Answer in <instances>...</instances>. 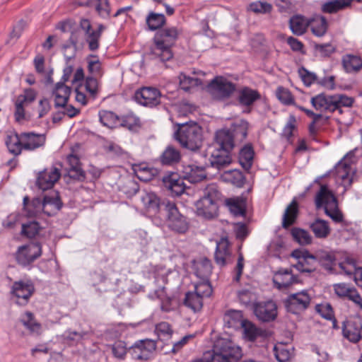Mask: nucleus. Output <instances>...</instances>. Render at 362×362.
I'll return each mask as SVG.
<instances>
[{
  "label": "nucleus",
  "instance_id": "obj_12",
  "mask_svg": "<svg viewBox=\"0 0 362 362\" xmlns=\"http://www.w3.org/2000/svg\"><path fill=\"white\" fill-rule=\"evenodd\" d=\"M34 291V285L30 281H15L11 289V293L16 298V303L20 305H25Z\"/></svg>",
  "mask_w": 362,
  "mask_h": 362
},
{
  "label": "nucleus",
  "instance_id": "obj_33",
  "mask_svg": "<svg viewBox=\"0 0 362 362\" xmlns=\"http://www.w3.org/2000/svg\"><path fill=\"white\" fill-rule=\"evenodd\" d=\"M341 64L346 73H356L362 69V59L357 55L346 54L343 56Z\"/></svg>",
  "mask_w": 362,
  "mask_h": 362
},
{
  "label": "nucleus",
  "instance_id": "obj_17",
  "mask_svg": "<svg viewBox=\"0 0 362 362\" xmlns=\"http://www.w3.org/2000/svg\"><path fill=\"white\" fill-rule=\"evenodd\" d=\"M235 143L233 139V135L228 129H222L216 132L214 148L231 152L235 147Z\"/></svg>",
  "mask_w": 362,
  "mask_h": 362
},
{
  "label": "nucleus",
  "instance_id": "obj_37",
  "mask_svg": "<svg viewBox=\"0 0 362 362\" xmlns=\"http://www.w3.org/2000/svg\"><path fill=\"white\" fill-rule=\"evenodd\" d=\"M309 25V21L302 16H294L289 21V26L294 35L304 34Z\"/></svg>",
  "mask_w": 362,
  "mask_h": 362
},
{
  "label": "nucleus",
  "instance_id": "obj_18",
  "mask_svg": "<svg viewBox=\"0 0 362 362\" xmlns=\"http://www.w3.org/2000/svg\"><path fill=\"white\" fill-rule=\"evenodd\" d=\"M80 28L84 32L85 40L88 45L90 51H95L100 46V33H96L93 28L90 22L88 19H81Z\"/></svg>",
  "mask_w": 362,
  "mask_h": 362
},
{
  "label": "nucleus",
  "instance_id": "obj_41",
  "mask_svg": "<svg viewBox=\"0 0 362 362\" xmlns=\"http://www.w3.org/2000/svg\"><path fill=\"white\" fill-rule=\"evenodd\" d=\"M101 124L110 129L118 127L119 117L115 112L108 110H100L98 113Z\"/></svg>",
  "mask_w": 362,
  "mask_h": 362
},
{
  "label": "nucleus",
  "instance_id": "obj_27",
  "mask_svg": "<svg viewBox=\"0 0 362 362\" xmlns=\"http://www.w3.org/2000/svg\"><path fill=\"white\" fill-rule=\"evenodd\" d=\"M162 180L165 187L175 195H180L185 192L184 182L177 173H171L164 175Z\"/></svg>",
  "mask_w": 362,
  "mask_h": 362
},
{
  "label": "nucleus",
  "instance_id": "obj_11",
  "mask_svg": "<svg viewBox=\"0 0 362 362\" xmlns=\"http://www.w3.org/2000/svg\"><path fill=\"white\" fill-rule=\"evenodd\" d=\"M156 349L155 341L146 339L136 341L129 349L133 359L147 361Z\"/></svg>",
  "mask_w": 362,
  "mask_h": 362
},
{
  "label": "nucleus",
  "instance_id": "obj_42",
  "mask_svg": "<svg viewBox=\"0 0 362 362\" xmlns=\"http://www.w3.org/2000/svg\"><path fill=\"white\" fill-rule=\"evenodd\" d=\"M185 177L191 183H197L206 179V174L204 167L189 165Z\"/></svg>",
  "mask_w": 362,
  "mask_h": 362
},
{
  "label": "nucleus",
  "instance_id": "obj_13",
  "mask_svg": "<svg viewBox=\"0 0 362 362\" xmlns=\"http://www.w3.org/2000/svg\"><path fill=\"white\" fill-rule=\"evenodd\" d=\"M135 100L146 107H155L160 103V91L152 87H143L136 90L134 95Z\"/></svg>",
  "mask_w": 362,
  "mask_h": 362
},
{
  "label": "nucleus",
  "instance_id": "obj_6",
  "mask_svg": "<svg viewBox=\"0 0 362 362\" xmlns=\"http://www.w3.org/2000/svg\"><path fill=\"white\" fill-rule=\"evenodd\" d=\"M165 211L167 213V225L170 230L177 233H185L188 230L187 218L180 213L175 203L166 202Z\"/></svg>",
  "mask_w": 362,
  "mask_h": 362
},
{
  "label": "nucleus",
  "instance_id": "obj_26",
  "mask_svg": "<svg viewBox=\"0 0 362 362\" xmlns=\"http://www.w3.org/2000/svg\"><path fill=\"white\" fill-rule=\"evenodd\" d=\"M212 168L221 170L228 165L232 161L231 152L214 148L209 159Z\"/></svg>",
  "mask_w": 362,
  "mask_h": 362
},
{
  "label": "nucleus",
  "instance_id": "obj_58",
  "mask_svg": "<svg viewBox=\"0 0 362 362\" xmlns=\"http://www.w3.org/2000/svg\"><path fill=\"white\" fill-rule=\"evenodd\" d=\"M40 227L37 222L31 221L22 226V234L29 238H33L38 234Z\"/></svg>",
  "mask_w": 362,
  "mask_h": 362
},
{
  "label": "nucleus",
  "instance_id": "obj_45",
  "mask_svg": "<svg viewBox=\"0 0 362 362\" xmlns=\"http://www.w3.org/2000/svg\"><path fill=\"white\" fill-rule=\"evenodd\" d=\"M313 33L317 36H323L327 29V22L324 16H317L309 21Z\"/></svg>",
  "mask_w": 362,
  "mask_h": 362
},
{
  "label": "nucleus",
  "instance_id": "obj_60",
  "mask_svg": "<svg viewBox=\"0 0 362 362\" xmlns=\"http://www.w3.org/2000/svg\"><path fill=\"white\" fill-rule=\"evenodd\" d=\"M112 352L115 358L119 360L124 359L127 352L125 342L123 341H115L112 346Z\"/></svg>",
  "mask_w": 362,
  "mask_h": 362
},
{
  "label": "nucleus",
  "instance_id": "obj_47",
  "mask_svg": "<svg viewBox=\"0 0 362 362\" xmlns=\"http://www.w3.org/2000/svg\"><path fill=\"white\" fill-rule=\"evenodd\" d=\"M224 180L232 183L238 187H242L245 182V177L239 170H231L227 171L223 175Z\"/></svg>",
  "mask_w": 362,
  "mask_h": 362
},
{
  "label": "nucleus",
  "instance_id": "obj_25",
  "mask_svg": "<svg viewBox=\"0 0 362 362\" xmlns=\"http://www.w3.org/2000/svg\"><path fill=\"white\" fill-rule=\"evenodd\" d=\"M337 176L341 179L344 184L350 185L353 182V177L356 170L353 164L346 158L340 160L336 166Z\"/></svg>",
  "mask_w": 362,
  "mask_h": 362
},
{
  "label": "nucleus",
  "instance_id": "obj_52",
  "mask_svg": "<svg viewBox=\"0 0 362 362\" xmlns=\"http://www.w3.org/2000/svg\"><path fill=\"white\" fill-rule=\"evenodd\" d=\"M156 332L160 340H167L171 337L173 331L168 322H161L156 326Z\"/></svg>",
  "mask_w": 362,
  "mask_h": 362
},
{
  "label": "nucleus",
  "instance_id": "obj_43",
  "mask_svg": "<svg viewBox=\"0 0 362 362\" xmlns=\"http://www.w3.org/2000/svg\"><path fill=\"white\" fill-rule=\"evenodd\" d=\"M146 22L148 30L153 31L161 28L165 24L166 18L163 14L150 12Z\"/></svg>",
  "mask_w": 362,
  "mask_h": 362
},
{
  "label": "nucleus",
  "instance_id": "obj_22",
  "mask_svg": "<svg viewBox=\"0 0 362 362\" xmlns=\"http://www.w3.org/2000/svg\"><path fill=\"white\" fill-rule=\"evenodd\" d=\"M21 138L23 141L24 150L34 151L43 146L46 141V136L44 134H36L35 132H22Z\"/></svg>",
  "mask_w": 362,
  "mask_h": 362
},
{
  "label": "nucleus",
  "instance_id": "obj_21",
  "mask_svg": "<svg viewBox=\"0 0 362 362\" xmlns=\"http://www.w3.org/2000/svg\"><path fill=\"white\" fill-rule=\"evenodd\" d=\"M63 203L58 192H52L44 197L42 212L48 216L55 215L62 207Z\"/></svg>",
  "mask_w": 362,
  "mask_h": 362
},
{
  "label": "nucleus",
  "instance_id": "obj_15",
  "mask_svg": "<svg viewBox=\"0 0 362 362\" xmlns=\"http://www.w3.org/2000/svg\"><path fill=\"white\" fill-rule=\"evenodd\" d=\"M61 176L58 168L52 167L41 171L37 179V185L40 189L45 191L52 188L54 184L59 179Z\"/></svg>",
  "mask_w": 362,
  "mask_h": 362
},
{
  "label": "nucleus",
  "instance_id": "obj_9",
  "mask_svg": "<svg viewBox=\"0 0 362 362\" xmlns=\"http://www.w3.org/2000/svg\"><path fill=\"white\" fill-rule=\"evenodd\" d=\"M42 255V246L39 243H30L27 245L20 246L16 254L15 257L17 263L23 267H29Z\"/></svg>",
  "mask_w": 362,
  "mask_h": 362
},
{
  "label": "nucleus",
  "instance_id": "obj_34",
  "mask_svg": "<svg viewBox=\"0 0 362 362\" xmlns=\"http://www.w3.org/2000/svg\"><path fill=\"white\" fill-rule=\"evenodd\" d=\"M255 151L251 144H245L239 152L238 160L240 165L245 170H249L253 163Z\"/></svg>",
  "mask_w": 362,
  "mask_h": 362
},
{
  "label": "nucleus",
  "instance_id": "obj_39",
  "mask_svg": "<svg viewBox=\"0 0 362 362\" xmlns=\"http://www.w3.org/2000/svg\"><path fill=\"white\" fill-rule=\"evenodd\" d=\"M226 205L235 216H244L246 213V199L243 197L230 198L226 200Z\"/></svg>",
  "mask_w": 362,
  "mask_h": 362
},
{
  "label": "nucleus",
  "instance_id": "obj_10",
  "mask_svg": "<svg viewBox=\"0 0 362 362\" xmlns=\"http://www.w3.org/2000/svg\"><path fill=\"white\" fill-rule=\"evenodd\" d=\"M206 89L214 99L221 100L229 98L235 91V86L223 77H216Z\"/></svg>",
  "mask_w": 362,
  "mask_h": 362
},
{
  "label": "nucleus",
  "instance_id": "obj_44",
  "mask_svg": "<svg viewBox=\"0 0 362 362\" xmlns=\"http://www.w3.org/2000/svg\"><path fill=\"white\" fill-rule=\"evenodd\" d=\"M317 257L310 254L300 262H298L294 267L300 272L311 273L316 269Z\"/></svg>",
  "mask_w": 362,
  "mask_h": 362
},
{
  "label": "nucleus",
  "instance_id": "obj_62",
  "mask_svg": "<svg viewBox=\"0 0 362 362\" xmlns=\"http://www.w3.org/2000/svg\"><path fill=\"white\" fill-rule=\"evenodd\" d=\"M88 332L85 331L82 332H76L71 330H66L64 334L63 337L67 341L71 343H78L81 341L84 337L87 335Z\"/></svg>",
  "mask_w": 362,
  "mask_h": 362
},
{
  "label": "nucleus",
  "instance_id": "obj_61",
  "mask_svg": "<svg viewBox=\"0 0 362 362\" xmlns=\"http://www.w3.org/2000/svg\"><path fill=\"white\" fill-rule=\"evenodd\" d=\"M316 309L323 318L329 320H333L334 322H336L334 311L330 304L326 303L317 305Z\"/></svg>",
  "mask_w": 362,
  "mask_h": 362
},
{
  "label": "nucleus",
  "instance_id": "obj_19",
  "mask_svg": "<svg viewBox=\"0 0 362 362\" xmlns=\"http://www.w3.org/2000/svg\"><path fill=\"white\" fill-rule=\"evenodd\" d=\"M214 256L216 263L220 267H224L234 262V257L229 249L227 240H221L217 243Z\"/></svg>",
  "mask_w": 362,
  "mask_h": 362
},
{
  "label": "nucleus",
  "instance_id": "obj_48",
  "mask_svg": "<svg viewBox=\"0 0 362 362\" xmlns=\"http://www.w3.org/2000/svg\"><path fill=\"white\" fill-rule=\"evenodd\" d=\"M212 272L211 262L207 258L202 259L196 265V275L202 279H207Z\"/></svg>",
  "mask_w": 362,
  "mask_h": 362
},
{
  "label": "nucleus",
  "instance_id": "obj_2",
  "mask_svg": "<svg viewBox=\"0 0 362 362\" xmlns=\"http://www.w3.org/2000/svg\"><path fill=\"white\" fill-rule=\"evenodd\" d=\"M355 100L345 94L329 95L320 93L310 100L312 106L320 112H334L338 111L342 114V107H352Z\"/></svg>",
  "mask_w": 362,
  "mask_h": 362
},
{
  "label": "nucleus",
  "instance_id": "obj_31",
  "mask_svg": "<svg viewBox=\"0 0 362 362\" xmlns=\"http://www.w3.org/2000/svg\"><path fill=\"white\" fill-rule=\"evenodd\" d=\"M5 144L9 153L15 156H19L24 149L21 133L13 132L7 135Z\"/></svg>",
  "mask_w": 362,
  "mask_h": 362
},
{
  "label": "nucleus",
  "instance_id": "obj_46",
  "mask_svg": "<svg viewBox=\"0 0 362 362\" xmlns=\"http://www.w3.org/2000/svg\"><path fill=\"white\" fill-rule=\"evenodd\" d=\"M118 127H124L130 131H134L140 127V119L134 114H127L119 117Z\"/></svg>",
  "mask_w": 362,
  "mask_h": 362
},
{
  "label": "nucleus",
  "instance_id": "obj_56",
  "mask_svg": "<svg viewBox=\"0 0 362 362\" xmlns=\"http://www.w3.org/2000/svg\"><path fill=\"white\" fill-rule=\"evenodd\" d=\"M325 213L336 223H343L344 221V215L339 210L338 204L334 205L332 207H327L325 210Z\"/></svg>",
  "mask_w": 362,
  "mask_h": 362
},
{
  "label": "nucleus",
  "instance_id": "obj_64",
  "mask_svg": "<svg viewBox=\"0 0 362 362\" xmlns=\"http://www.w3.org/2000/svg\"><path fill=\"white\" fill-rule=\"evenodd\" d=\"M122 190L128 197L136 194L139 190V185L137 182L132 179H128L122 186Z\"/></svg>",
  "mask_w": 362,
  "mask_h": 362
},
{
  "label": "nucleus",
  "instance_id": "obj_63",
  "mask_svg": "<svg viewBox=\"0 0 362 362\" xmlns=\"http://www.w3.org/2000/svg\"><path fill=\"white\" fill-rule=\"evenodd\" d=\"M98 14L103 18H108L110 14V6L108 0H96L95 6Z\"/></svg>",
  "mask_w": 362,
  "mask_h": 362
},
{
  "label": "nucleus",
  "instance_id": "obj_49",
  "mask_svg": "<svg viewBox=\"0 0 362 362\" xmlns=\"http://www.w3.org/2000/svg\"><path fill=\"white\" fill-rule=\"evenodd\" d=\"M317 259L322 267L330 272H332L336 264V258L333 253L322 252L317 255Z\"/></svg>",
  "mask_w": 362,
  "mask_h": 362
},
{
  "label": "nucleus",
  "instance_id": "obj_28",
  "mask_svg": "<svg viewBox=\"0 0 362 362\" xmlns=\"http://www.w3.org/2000/svg\"><path fill=\"white\" fill-rule=\"evenodd\" d=\"M261 98L260 93L249 87H243L238 91V101L244 107L252 106L257 100Z\"/></svg>",
  "mask_w": 362,
  "mask_h": 362
},
{
  "label": "nucleus",
  "instance_id": "obj_30",
  "mask_svg": "<svg viewBox=\"0 0 362 362\" xmlns=\"http://www.w3.org/2000/svg\"><path fill=\"white\" fill-rule=\"evenodd\" d=\"M182 158L179 149L172 145L168 146L160 156V161L163 165H174Z\"/></svg>",
  "mask_w": 362,
  "mask_h": 362
},
{
  "label": "nucleus",
  "instance_id": "obj_36",
  "mask_svg": "<svg viewBox=\"0 0 362 362\" xmlns=\"http://www.w3.org/2000/svg\"><path fill=\"white\" fill-rule=\"evenodd\" d=\"M21 322L23 326L30 331L33 334L40 335L42 333V325L36 321L33 313L30 311H26Z\"/></svg>",
  "mask_w": 362,
  "mask_h": 362
},
{
  "label": "nucleus",
  "instance_id": "obj_51",
  "mask_svg": "<svg viewBox=\"0 0 362 362\" xmlns=\"http://www.w3.org/2000/svg\"><path fill=\"white\" fill-rule=\"evenodd\" d=\"M291 235L293 239L300 245H305L312 243V236L303 229L294 228L291 230Z\"/></svg>",
  "mask_w": 362,
  "mask_h": 362
},
{
  "label": "nucleus",
  "instance_id": "obj_59",
  "mask_svg": "<svg viewBox=\"0 0 362 362\" xmlns=\"http://www.w3.org/2000/svg\"><path fill=\"white\" fill-rule=\"evenodd\" d=\"M298 74L306 86H310L314 83H317L318 79L317 75L313 72L309 71L305 68H300L298 70Z\"/></svg>",
  "mask_w": 362,
  "mask_h": 362
},
{
  "label": "nucleus",
  "instance_id": "obj_23",
  "mask_svg": "<svg viewBox=\"0 0 362 362\" xmlns=\"http://www.w3.org/2000/svg\"><path fill=\"white\" fill-rule=\"evenodd\" d=\"M141 201L146 211L154 214H157L161 206L165 208L166 202H160V198L152 192L144 191L141 195Z\"/></svg>",
  "mask_w": 362,
  "mask_h": 362
},
{
  "label": "nucleus",
  "instance_id": "obj_53",
  "mask_svg": "<svg viewBox=\"0 0 362 362\" xmlns=\"http://www.w3.org/2000/svg\"><path fill=\"white\" fill-rule=\"evenodd\" d=\"M179 80L180 88L186 92L189 91L192 88L197 86L199 84V79L187 76L182 73L179 76Z\"/></svg>",
  "mask_w": 362,
  "mask_h": 362
},
{
  "label": "nucleus",
  "instance_id": "obj_8",
  "mask_svg": "<svg viewBox=\"0 0 362 362\" xmlns=\"http://www.w3.org/2000/svg\"><path fill=\"white\" fill-rule=\"evenodd\" d=\"M311 303V297L306 290L288 295L284 300L287 312L299 315L306 310Z\"/></svg>",
  "mask_w": 362,
  "mask_h": 362
},
{
  "label": "nucleus",
  "instance_id": "obj_16",
  "mask_svg": "<svg viewBox=\"0 0 362 362\" xmlns=\"http://www.w3.org/2000/svg\"><path fill=\"white\" fill-rule=\"evenodd\" d=\"M343 336L352 343H357L362 339V323L359 319L348 320L344 323Z\"/></svg>",
  "mask_w": 362,
  "mask_h": 362
},
{
  "label": "nucleus",
  "instance_id": "obj_35",
  "mask_svg": "<svg viewBox=\"0 0 362 362\" xmlns=\"http://www.w3.org/2000/svg\"><path fill=\"white\" fill-rule=\"evenodd\" d=\"M249 124L246 120H240L234 123L230 130V134L233 135V139L236 142H242L247 135Z\"/></svg>",
  "mask_w": 362,
  "mask_h": 362
},
{
  "label": "nucleus",
  "instance_id": "obj_7",
  "mask_svg": "<svg viewBox=\"0 0 362 362\" xmlns=\"http://www.w3.org/2000/svg\"><path fill=\"white\" fill-rule=\"evenodd\" d=\"M212 293L209 284H201L195 286L194 292L186 293L183 304L194 313L201 310L203 306V298L209 297Z\"/></svg>",
  "mask_w": 362,
  "mask_h": 362
},
{
  "label": "nucleus",
  "instance_id": "obj_3",
  "mask_svg": "<svg viewBox=\"0 0 362 362\" xmlns=\"http://www.w3.org/2000/svg\"><path fill=\"white\" fill-rule=\"evenodd\" d=\"M174 138L182 147L192 151L199 150L203 144L202 129L197 122L179 124Z\"/></svg>",
  "mask_w": 362,
  "mask_h": 362
},
{
  "label": "nucleus",
  "instance_id": "obj_24",
  "mask_svg": "<svg viewBox=\"0 0 362 362\" xmlns=\"http://www.w3.org/2000/svg\"><path fill=\"white\" fill-rule=\"evenodd\" d=\"M71 92V88L69 86L64 84L63 82H58L52 91L54 107L56 108L65 107L69 101Z\"/></svg>",
  "mask_w": 362,
  "mask_h": 362
},
{
  "label": "nucleus",
  "instance_id": "obj_50",
  "mask_svg": "<svg viewBox=\"0 0 362 362\" xmlns=\"http://www.w3.org/2000/svg\"><path fill=\"white\" fill-rule=\"evenodd\" d=\"M241 327L243 329L245 337L249 341H254L260 335V330L247 320L242 322Z\"/></svg>",
  "mask_w": 362,
  "mask_h": 362
},
{
  "label": "nucleus",
  "instance_id": "obj_54",
  "mask_svg": "<svg viewBox=\"0 0 362 362\" xmlns=\"http://www.w3.org/2000/svg\"><path fill=\"white\" fill-rule=\"evenodd\" d=\"M278 100L286 105H295L294 98L291 91L284 87H279L276 92Z\"/></svg>",
  "mask_w": 362,
  "mask_h": 362
},
{
  "label": "nucleus",
  "instance_id": "obj_40",
  "mask_svg": "<svg viewBox=\"0 0 362 362\" xmlns=\"http://www.w3.org/2000/svg\"><path fill=\"white\" fill-rule=\"evenodd\" d=\"M223 320L228 327L237 328L241 327L242 322L246 320L243 318V313L240 310H231L225 313Z\"/></svg>",
  "mask_w": 362,
  "mask_h": 362
},
{
  "label": "nucleus",
  "instance_id": "obj_32",
  "mask_svg": "<svg viewBox=\"0 0 362 362\" xmlns=\"http://www.w3.org/2000/svg\"><path fill=\"white\" fill-rule=\"evenodd\" d=\"M298 215V204L293 199L286 207L282 218V227L288 228L295 223Z\"/></svg>",
  "mask_w": 362,
  "mask_h": 362
},
{
  "label": "nucleus",
  "instance_id": "obj_14",
  "mask_svg": "<svg viewBox=\"0 0 362 362\" xmlns=\"http://www.w3.org/2000/svg\"><path fill=\"white\" fill-rule=\"evenodd\" d=\"M254 312L261 321L270 322L274 320L277 315V307L272 300L259 302L255 304Z\"/></svg>",
  "mask_w": 362,
  "mask_h": 362
},
{
  "label": "nucleus",
  "instance_id": "obj_4",
  "mask_svg": "<svg viewBox=\"0 0 362 362\" xmlns=\"http://www.w3.org/2000/svg\"><path fill=\"white\" fill-rule=\"evenodd\" d=\"M221 193L214 185H208L203 196L196 202V214L206 220H212L218 215V202Z\"/></svg>",
  "mask_w": 362,
  "mask_h": 362
},
{
  "label": "nucleus",
  "instance_id": "obj_1",
  "mask_svg": "<svg viewBox=\"0 0 362 362\" xmlns=\"http://www.w3.org/2000/svg\"><path fill=\"white\" fill-rule=\"evenodd\" d=\"M182 30L177 27H169L160 30L154 37V47L152 54L165 62L173 58L171 47L175 44Z\"/></svg>",
  "mask_w": 362,
  "mask_h": 362
},
{
  "label": "nucleus",
  "instance_id": "obj_5",
  "mask_svg": "<svg viewBox=\"0 0 362 362\" xmlns=\"http://www.w3.org/2000/svg\"><path fill=\"white\" fill-rule=\"evenodd\" d=\"M207 362H236L243 356L242 349L230 340L221 339L211 351L204 354Z\"/></svg>",
  "mask_w": 362,
  "mask_h": 362
},
{
  "label": "nucleus",
  "instance_id": "obj_20",
  "mask_svg": "<svg viewBox=\"0 0 362 362\" xmlns=\"http://www.w3.org/2000/svg\"><path fill=\"white\" fill-rule=\"evenodd\" d=\"M315 202L317 209L323 207L324 210L327 207H332L338 204L336 197L326 185H320V189L315 196Z\"/></svg>",
  "mask_w": 362,
  "mask_h": 362
},
{
  "label": "nucleus",
  "instance_id": "obj_55",
  "mask_svg": "<svg viewBox=\"0 0 362 362\" xmlns=\"http://www.w3.org/2000/svg\"><path fill=\"white\" fill-rule=\"evenodd\" d=\"M315 51L321 57H329L336 51V47L331 43L315 44Z\"/></svg>",
  "mask_w": 362,
  "mask_h": 362
},
{
  "label": "nucleus",
  "instance_id": "obj_29",
  "mask_svg": "<svg viewBox=\"0 0 362 362\" xmlns=\"http://www.w3.org/2000/svg\"><path fill=\"white\" fill-rule=\"evenodd\" d=\"M273 282L276 288L281 290L287 288L294 283H297V278L287 269L279 270L275 274Z\"/></svg>",
  "mask_w": 362,
  "mask_h": 362
},
{
  "label": "nucleus",
  "instance_id": "obj_57",
  "mask_svg": "<svg viewBox=\"0 0 362 362\" xmlns=\"http://www.w3.org/2000/svg\"><path fill=\"white\" fill-rule=\"evenodd\" d=\"M274 355L279 362H287L291 357V353L284 344L275 346Z\"/></svg>",
  "mask_w": 362,
  "mask_h": 362
},
{
  "label": "nucleus",
  "instance_id": "obj_38",
  "mask_svg": "<svg viewBox=\"0 0 362 362\" xmlns=\"http://www.w3.org/2000/svg\"><path fill=\"white\" fill-rule=\"evenodd\" d=\"M310 228L317 238H326L331 231L328 222L320 218L310 223Z\"/></svg>",
  "mask_w": 362,
  "mask_h": 362
}]
</instances>
